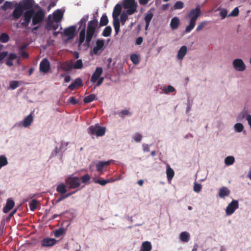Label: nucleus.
Returning a JSON list of instances; mask_svg holds the SVG:
<instances>
[{
  "instance_id": "obj_63",
  "label": "nucleus",
  "mask_w": 251,
  "mask_h": 251,
  "mask_svg": "<svg viewBox=\"0 0 251 251\" xmlns=\"http://www.w3.org/2000/svg\"><path fill=\"white\" fill-rule=\"evenodd\" d=\"M143 39L142 37H139L137 38L136 40V45H140L143 42Z\"/></svg>"
},
{
  "instance_id": "obj_20",
  "label": "nucleus",
  "mask_w": 251,
  "mask_h": 251,
  "mask_svg": "<svg viewBox=\"0 0 251 251\" xmlns=\"http://www.w3.org/2000/svg\"><path fill=\"white\" fill-rule=\"evenodd\" d=\"M58 23L54 21H48L46 25V29L49 31L51 29L56 30L58 27Z\"/></svg>"
},
{
  "instance_id": "obj_24",
  "label": "nucleus",
  "mask_w": 251,
  "mask_h": 251,
  "mask_svg": "<svg viewBox=\"0 0 251 251\" xmlns=\"http://www.w3.org/2000/svg\"><path fill=\"white\" fill-rule=\"evenodd\" d=\"M63 12L61 10H57L53 14V19L54 22H60L63 17Z\"/></svg>"
},
{
  "instance_id": "obj_17",
  "label": "nucleus",
  "mask_w": 251,
  "mask_h": 251,
  "mask_svg": "<svg viewBox=\"0 0 251 251\" xmlns=\"http://www.w3.org/2000/svg\"><path fill=\"white\" fill-rule=\"evenodd\" d=\"M75 26H71L64 30V33L65 36H69L70 38H73L74 36L75 32Z\"/></svg>"
},
{
  "instance_id": "obj_57",
  "label": "nucleus",
  "mask_w": 251,
  "mask_h": 251,
  "mask_svg": "<svg viewBox=\"0 0 251 251\" xmlns=\"http://www.w3.org/2000/svg\"><path fill=\"white\" fill-rule=\"evenodd\" d=\"M19 53H20V56L21 57H23L24 58H27L29 57L28 53L25 51L21 50V51H19Z\"/></svg>"
},
{
  "instance_id": "obj_35",
  "label": "nucleus",
  "mask_w": 251,
  "mask_h": 251,
  "mask_svg": "<svg viewBox=\"0 0 251 251\" xmlns=\"http://www.w3.org/2000/svg\"><path fill=\"white\" fill-rule=\"evenodd\" d=\"M180 239L183 242H187L189 240V233L186 231L181 232L180 235Z\"/></svg>"
},
{
  "instance_id": "obj_30",
  "label": "nucleus",
  "mask_w": 251,
  "mask_h": 251,
  "mask_svg": "<svg viewBox=\"0 0 251 251\" xmlns=\"http://www.w3.org/2000/svg\"><path fill=\"white\" fill-rule=\"evenodd\" d=\"M249 115V114H248L247 110L244 109L238 115V116L237 117V121H242L246 117V119L247 120V116Z\"/></svg>"
},
{
  "instance_id": "obj_13",
  "label": "nucleus",
  "mask_w": 251,
  "mask_h": 251,
  "mask_svg": "<svg viewBox=\"0 0 251 251\" xmlns=\"http://www.w3.org/2000/svg\"><path fill=\"white\" fill-rule=\"evenodd\" d=\"M102 73V68L101 67H97L91 77V81L93 83L96 82L100 77Z\"/></svg>"
},
{
  "instance_id": "obj_19",
  "label": "nucleus",
  "mask_w": 251,
  "mask_h": 251,
  "mask_svg": "<svg viewBox=\"0 0 251 251\" xmlns=\"http://www.w3.org/2000/svg\"><path fill=\"white\" fill-rule=\"evenodd\" d=\"M82 85L81 79L80 78H77L68 86V89L71 90H74L77 87L81 86Z\"/></svg>"
},
{
  "instance_id": "obj_22",
  "label": "nucleus",
  "mask_w": 251,
  "mask_h": 251,
  "mask_svg": "<svg viewBox=\"0 0 251 251\" xmlns=\"http://www.w3.org/2000/svg\"><path fill=\"white\" fill-rule=\"evenodd\" d=\"M104 42L103 40H98L96 42V46L93 49V52L94 54H97L98 51L101 50L103 47Z\"/></svg>"
},
{
  "instance_id": "obj_6",
  "label": "nucleus",
  "mask_w": 251,
  "mask_h": 251,
  "mask_svg": "<svg viewBox=\"0 0 251 251\" xmlns=\"http://www.w3.org/2000/svg\"><path fill=\"white\" fill-rule=\"evenodd\" d=\"M87 130L88 133L92 135H96L97 136H102L104 135L106 128L105 127L100 126L99 124H96L89 126Z\"/></svg>"
},
{
  "instance_id": "obj_50",
  "label": "nucleus",
  "mask_w": 251,
  "mask_h": 251,
  "mask_svg": "<svg viewBox=\"0 0 251 251\" xmlns=\"http://www.w3.org/2000/svg\"><path fill=\"white\" fill-rule=\"evenodd\" d=\"M90 180V176L88 174H85L81 177L82 182L86 183Z\"/></svg>"
},
{
  "instance_id": "obj_42",
  "label": "nucleus",
  "mask_w": 251,
  "mask_h": 251,
  "mask_svg": "<svg viewBox=\"0 0 251 251\" xmlns=\"http://www.w3.org/2000/svg\"><path fill=\"white\" fill-rule=\"evenodd\" d=\"M94 181L96 183H98L101 186H104L105 184L111 182V181L109 179L100 180V179H97L96 178H94Z\"/></svg>"
},
{
  "instance_id": "obj_40",
  "label": "nucleus",
  "mask_w": 251,
  "mask_h": 251,
  "mask_svg": "<svg viewBox=\"0 0 251 251\" xmlns=\"http://www.w3.org/2000/svg\"><path fill=\"white\" fill-rule=\"evenodd\" d=\"M234 157L232 156H228L226 157L225 159V163L227 166L233 164L234 163Z\"/></svg>"
},
{
  "instance_id": "obj_41",
  "label": "nucleus",
  "mask_w": 251,
  "mask_h": 251,
  "mask_svg": "<svg viewBox=\"0 0 251 251\" xmlns=\"http://www.w3.org/2000/svg\"><path fill=\"white\" fill-rule=\"evenodd\" d=\"M128 14H127V13L126 12H123L120 16V22L122 24V25H124L126 22V21L128 19Z\"/></svg>"
},
{
  "instance_id": "obj_8",
  "label": "nucleus",
  "mask_w": 251,
  "mask_h": 251,
  "mask_svg": "<svg viewBox=\"0 0 251 251\" xmlns=\"http://www.w3.org/2000/svg\"><path fill=\"white\" fill-rule=\"evenodd\" d=\"M239 203L237 200H233L228 204L226 209V213L227 215L232 214L238 208Z\"/></svg>"
},
{
  "instance_id": "obj_62",
  "label": "nucleus",
  "mask_w": 251,
  "mask_h": 251,
  "mask_svg": "<svg viewBox=\"0 0 251 251\" xmlns=\"http://www.w3.org/2000/svg\"><path fill=\"white\" fill-rule=\"evenodd\" d=\"M103 80H104V77H100L97 80V83L96 84V86H100L103 82Z\"/></svg>"
},
{
  "instance_id": "obj_4",
  "label": "nucleus",
  "mask_w": 251,
  "mask_h": 251,
  "mask_svg": "<svg viewBox=\"0 0 251 251\" xmlns=\"http://www.w3.org/2000/svg\"><path fill=\"white\" fill-rule=\"evenodd\" d=\"M33 11L32 13L33 17H32V25H36L40 24L44 21L45 14L42 9H39L35 11L34 9H31Z\"/></svg>"
},
{
  "instance_id": "obj_49",
  "label": "nucleus",
  "mask_w": 251,
  "mask_h": 251,
  "mask_svg": "<svg viewBox=\"0 0 251 251\" xmlns=\"http://www.w3.org/2000/svg\"><path fill=\"white\" fill-rule=\"evenodd\" d=\"M234 128L236 131L238 132H240L243 131L244 129V126L241 123H237L234 125Z\"/></svg>"
},
{
  "instance_id": "obj_29",
  "label": "nucleus",
  "mask_w": 251,
  "mask_h": 251,
  "mask_svg": "<svg viewBox=\"0 0 251 251\" xmlns=\"http://www.w3.org/2000/svg\"><path fill=\"white\" fill-rule=\"evenodd\" d=\"M230 194V191L226 187L221 188L219 192V195L221 198H224L226 196H228Z\"/></svg>"
},
{
  "instance_id": "obj_32",
  "label": "nucleus",
  "mask_w": 251,
  "mask_h": 251,
  "mask_svg": "<svg viewBox=\"0 0 251 251\" xmlns=\"http://www.w3.org/2000/svg\"><path fill=\"white\" fill-rule=\"evenodd\" d=\"M167 176L168 180L172 179L174 176L175 173L172 168L169 165H168L166 171Z\"/></svg>"
},
{
  "instance_id": "obj_5",
  "label": "nucleus",
  "mask_w": 251,
  "mask_h": 251,
  "mask_svg": "<svg viewBox=\"0 0 251 251\" xmlns=\"http://www.w3.org/2000/svg\"><path fill=\"white\" fill-rule=\"evenodd\" d=\"M65 184L69 189H76L80 186L81 181L78 177L70 176L65 179Z\"/></svg>"
},
{
  "instance_id": "obj_47",
  "label": "nucleus",
  "mask_w": 251,
  "mask_h": 251,
  "mask_svg": "<svg viewBox=\"0 0 251 251\" xmlns=\"http://www.w3.org/2000/svg\"><path fill=\"white\" fill-rule=\"evenodd\" d=\"M207 23V22L206 21H203L200 23L197 27L196 31L198 32V31H200L201 30H202L203 29V28L204 27V26L205 25H206Z\"/></svg>"
},
{
  "instance_id": "obj_36",
  "label": "nucleus",
  "mask_w": 251,
  "mask_h": 251,
  "mask_svg": "<svg viewBox=\"0 0 251 251\" xmlns=\"http://www.w3.org/2000/svg\"><path fill=\"white\" fill-rule=\"evenodd\" d=\"M113 26L116 34H118L120 31V22L119 19L113 20Z\"/></svg>"
},
{
  "instance_id": "obj_56",
  "label": "nucleus",
  "mask_w": 251,
  "mask_h": 251,
  "mask_svg": "<svg viewBox=\"0 0 251 251\" xmlns=\"http://www.w3.org/2000/svg\"><path fill=\"white\" fill-rule=\"evenodd\" d=\"M227 11L226 9H222L220 13V15L221 16V19H225L226 17V16H227Z\"/></svg>"
},
{
  "instance_id": "obj_27",
  "label": "nucleus",
  "mask_w": 251,
  "mask_h": 251,
  "mask_svg": "<svg viewBox=\"0 0 251 251\" xmlns=\"http://www.w3.org/2000/svg\"><path fill=\"white\" fill-rule=\"evenodd\" d=\"M110 161L99 162L96 164L97 170L99 172H101L105 167H106L110 164Z\"/></svg>"
},
{
  "instance_id": "obj_1",
  "label": "nucleus",
  "mask_w": 251,
  "mask_h": 251,
  "mask_svg": "<svg viewBox=\"0 0 251 251\" xmlns=\"http://www.w3.org/2000/svg\"><path fill=\"white\" fill-rule=\"evenodd\" d=\"M88 18L89 16L85 15L81 19L80 21L81 25H83L84 27L81 30L79 33L78 41V46H80L84 43L86 38V42L84 43V45L85 47H89L90 46V43L95 32L98 22L97 20L94 19L92 21H90L88 23L86 35L85 25L86 22L88 21Z\"/></svg>"
},
{
  "instance_id": "obj_16",
  "label": "nucleus",
  "mask_w": 251,
  "mask_h": 251,
  "mask_svg": "<svg viewBox=\"0 0 251 251\" xmlns=\"http://www.w3.org/2000/svg\"><path fill=\"white\" fill-rule=\"evenodd\" d=\"M153 16V14L151 12V11H148L145 14L144 20L146 23L145 25V30H147L148 29L150 22L152 19Z\"/></svg>"
},
{
  "instance_id": "obj_25",
  "label": "nucleus",
  "mask_w": 251,
  "mask_h": 251,
  "mask_svg": "<svg viewBox=\"0 0 251 251\" xmlns=\"http://www.w3.org/2000/svg\"><path fill=\"white\" fill-rule=\"evenodd\" d=\"M180 24V20L178 17H174L170 23V27L173 30L176 29Z\"/></svg>"
},
{
  "instance_id": "obj_64",
  "label": "nucleus",
  "mask_w": 251,
  "mask_h": 251,
  "mask_svg": "<svg viewBox=\"0 0 251 251\" xmlns=\"http://www.w3.org/2000/svg\"><path fill=\"white\" fill-rule=\"evenodd\" d=\"M17 55L15 53H10L8 56V58L12 61L17 58Z\"/></svg>"
},
{
  "instance_id": "obj_44",
  "label": "nucleus",
  "mask_w": 251,
  "mask_h": 251,
  "mask_svg": "<svg viewBox=\"0 0 251 251\" xmlns=\"http://www.w3.org/2000/svg\"><path fill=\"white\" fill-rule=\"evenodd\" d=\"M8 163L7 158L3 155L0 156V169L6 165Z\"/></svg>"
},
{
  "instance_id": "obj_34",
  "label": "nucleus",
  "mask_w": 251,
  "mask_h": 251,
  "mask_svg": "<svg viewBox=\"0 0 251 251\" xmlns=\"http://www.w3.org/2000/svg\"><path fill=\"white\" fill-rule=\"evenodd\" d=\"M13 3L12 2L6 1L1 6L2 10L6 11L8 9H12L13 7Z\"/></svg>"
},
{
  "instance_id": "obj_38",
  "label": "nucleus",
  "mask_w": 251,
  "mask_h": 251,
  "mask_svg": "<svg viewBox=\"0 0 251 251\" xmlns=\"http://www.w3.org/2000/svg\"><path fill=\"white\" fill-rule=\"evenodd\" d=\"M74 69H81L83 68V62L81 59L77 60L74 64H72Z\"/></svg>"
},
{
  "instance_id": "obj_11",
  "label": "nucleus",
  "mask_w": 251,
  "mask_h": 251,
  "mask_svg": "<svg viewBox=\"0 0 251 251\" xmlns=\"http://www.w3.org/2000/svg\"><path fill=\"white\" fill-rule=\"evenodd\" d=\"M50 69V63L48 59H43L40 64V70L41 72L47 73Z\"/></svg>"
},
{
  "instance_id": "obj_54",
  "label": "nucleus",
  "mask_w": 251,
  "mask_h": 251,
  "mask_svg": "<svg viewBox=\"0 0 251 251\" xmlns=\"http://www.w3.org/2000/svg\"><path fill=\"white\" fill-rule=\"evenodd\" d=\"M175 90L174 87L171 85H168L167 88L164 90V92L165 93H169L171 92H173Z\"/></svg>"
},
{
  "instance_id": "obj_10",
  "label": "nucleus",
  "mask_w": 251,
  "mask_h": 251,
  "mask_svg": "<svg viewBox=\"0 0 251 251\" xmlns=\"http://www.w3.org/2000/svg\"><path fill=\"white\" fill-rule=\"evenodd\" d=\"M233 66L235 70L239 72L244 71L246 69V65L241 59H236L233 62Z\"/></svg>"
},
{
  "instance_id": "obj_46",
  "label": "nucleus",
  "mask_w": 251,
  "mask_h": 251,
  "mask_svg": "<svg viewBox=\"0 0 251 251\" xmlns=\"http://www.w3.org/2000/svg\"><path fill=\"white\" fill-rule=\"evenodd\" d=\"M37 200L34 199L31 201L29 203V207L31 211H34L37 208Z\"/></svg>"
},
{
  "instance_id": "obj_9",
  "label": "nucleus",
  "mask_w": 251,
  "mask_h": 251,
  "mask_svg": "<svg viewBox=\"0 0 251 251\" xmlns=\"http://www.w3.org/2000/svg\"><path fill=\"white\" fill-rule=\"evenodd\" d=\"M16 5H17L15 8L14 9L12 14L13 19L14 20H17L19 19L21 17V16L24 14V10L22 8L21 3H16Z\"/></svg>"
},
{
  "instance_id": "obj_2",
  "label": "nucleus",
  "mask_w": 251,
  "mask_h": 251,
  "mask_svg": "<svg viewBox=\"0 0 251 251\" xmlns=\"http://www.w3.org/2000/svg\"><path fill=\"white\" fill-rule=\"evenodd\" d=\"M201 15V10L200 5L191 9L186 15V18L190 19L189 24L185 28V32L189 33L195 26L197 20Z\"/></svg>"
},
{
  "instance_id": "obj_31",
  "label": "nucleus",
  "mask_w": 251,
  "mask_h": 251,
  "mask_svg": "<svg viewBox=\"0 0 251 251\" xmlns=\"http://www.w3.org/2000/svg\"><path fill=\"white\" fill-rule=\"evenodd\" d=\"M151 249V243L146 241L142 243L140 251H150Z\"/></svg>"
},
{
  "instance_id": "obj_15",
  "label": "nucleus",
  "mask_w": 251,
  "mask_h": 251,
  "mask_svg": "<svg viewBox=\"0 0 251 251\" xmlns=\"http://www.w3.org/2000/svg\"><path fill=\"white\" fill-rule=\"evenodd\" d=\"M56 241L54 238H47L44 239L41 243L43 247H51L55 244Z\"/></svg>"
},
{
  "instance_id": "obj_28",
  "label": "nucleus",
  "mask_w": 251,
  "mask_h": 251,
  "mask_svg": "<svg viewBox=\"0 0 251 251\" xmlns=\"http://www.w3.org/2000/svg\"><path fill=\"white\" fill-rule=\"evenodd\" d=\"M67 186L64 183H61L57 185L56 191L61 195L66 193L67 191Z\"/></svg>"
},
{
  "instance_id": "obj_43",
  "label": "nucleus",
  "mask_w": 251,
  "mask_h": 251,
  "mask_svg": "<svg viewBox=\"0 0 251 251\" xmlns=\"http://www.w3.org/2000/svg\"><path fill=\"white\" fill-rule=\"evenodd\" d=\"M112 31V28L110 26H106L103 30L102 35L104 37L110 36Z\"/></svg>"
},
{
  "instance_id": "obj_51",
  "label": "nucleus",
  "mask_w": 251,
  "mask_h": 251,
  "mask_svg": "<svg viewBox=\"0 0 251 251\" xmlns=\"http://www.w3.org/2000/svg\"><path fill=\"white\" fill-rule=\"evenodd\" d=\"M10 88L12 89H15L19 86V82L18 81H11L10 82Z\"/></svg>"
},
{
  "instance_id": "obj_55",
  "label": "nucleus",
  "mask_w": 251,
  "mask_h": 251,
  "mask_svg": "<svg viewBox=\"0 0 251 251\" xmlns=\"http://www.w3.org/2000/svg\"><path fill=\"white\" fill-rule=\"evenodd\" d=\"M63 231H64V230L62 228H60L59 229L56 230L54 232V236L56 237H60L61 235L63 234Z\"/></svg>"
},
{
  "instance_id": "obj_37",
  "label": "nucleus",
  "mask_w": 251,
  "mask_h": 251,
  "mask_svg": "<svg viewBox=\"0 0 251 251\" xmlns=\"http://www.w3.org/2000/svg\"><path fill=\"white\" fill-rule=\"evenodd\" d=\"M108 23V18H107V16L106 15V14H105L102 15V16H101L100 20V26H105L107 25Z\"/></svg>"
},
{
  "instance_id": "obj_61",
  "label": "nucleus",
  "mask_w": 251,
  "mask_h": 251,
  "mask_svg": "<svg viewBox=\"0 0 251 251\" xmlns=\"http://www.w3.org/2000/svg\"><path fill=\"white\" fill-rule=\"evenodd\" d=\"M69 101L73 104H76L78 102V101L73 97L70 98Z\"/></svg>"
},
{
  "instance_id": "obj_48",
  "label": "nucleus",
  "mask_w": 251,
  "mask_h": 251,
  "mask_svg": "<svg viewBox=\"0 0 251 251\" xmlns=\"http://www.w3.org/2000/svg\"><path fill=\"white\" fill-rule=\"evenodd\" d=\"M184 7V3L181 1H176L174 6V8L175 9H182Z\"/></svg>"
},
{
  "instance_id": "obj_23",
  "label": "nucleus",
  "mask_w": 251,
  "mask_h": 251,
  "mask_svg": "<svg viewBox=\"0 0 251 251\" xmlns=\"http://www.w3.org/2000/svg\"><path fill=\"white\" fill-rule=\"evenodd\" d=\"M187 53V47L185 46H182L178 51L177 57L178 59L182 60Z\"/></svg>"
},
{
  "instance_id": "obj_52",
  "label": "nucleus",
  "mask_w": 251,
  "mask_h": 251,
  "mask_svg": "<svg viewBox=\"0 0 251 251\" xmlns=\"http://www.w3.org/2000/svg\"><path fill=\"white\" fill-rule=\"evenodd\" d=\"M239 12V11L238 8L235 7L232 11V12L229 14L228 16H232V17L237 16L238 15Z\"/></svg>"
},
{
  "instance_id": "obj_33",
  "label": "nucleus",
  "mask_w": 251,
  "mask_h": 251,
  "mask_svg": "<svg viewBox=\"0 0 251 251\" xmlns=\"http://www.w3.org/2000/svg\"><path fill=\"white\" fill-rule=\"evenodd\" d=\"M96 95L95 94H91L88 96L85 97L83 99V102L85 103H88L93 101L94 100H97Z\"/></svg>"
},
{
  "instance_id": "obj_12",
  "label": "nucleus",
  "mask_w": 251,
  "mask_h": 251,
  "mask_svg": "<svg viewBox=\"0 0 251 251\" xmlns=\"http://www.w3.org/2000/svg\"><path fill=\"white\" fill-rule=\"evenodd\" d=\"M21 3L22 8L24 10H29L33 9V7L34 4V0H23Z\"/></svg>"
},
{
  "instance_id": "obj_39",
  "label": "nucleus",
  "mask_w": 251,
  "mask_h": 251,
  "mask_svg": "<svg viewBox=\"0 0 251 251\" xmlns=\"http://www.w3.org/2000/svg\"><path fill=\"white\" fill-rule=\"evenodd\" d=\"M9 40V36L6 33H2L0 35V41L3 43H6Z\"/></svg>"
},
{
  "instance_id": "obj_59",
  "label": "nucleus",
  "mask_w": 251,
  "mask_h": 251,
  "mask_svg": "<svg viewBox=\"0 0 251 251\" xmlns=\"http://www.w3.org/2000/svg\"><path fill=\"white\" fill-rule=\"evenodd\" d=\"M142 137L141 134L136 133L134 136V139L136 142H139L141 141Z\"/></svg>"
},
{
  "instance_id": "obj_26",
  "label": "nucleus",
  "mask_w": 251,
  "mask_h": 251,
  "mask_svg": "<svg viewBox=\"0 0 251 251\" xmlns=\"http://www.w3.org/2000/svg\"><path fill=\"white\" fill-rule=\"evenodd\" d=\"M33 120V116L31 114L27 116L23 121V126L26 127L30 126Z\"/></svg>"
},
{
  "instance_id": "obj_45",
  "label": "nucleus",
  "mask_w": 251,
  "mask_h": 251,
  "mask_svg": "<svg viewBox=\"0 0 251 251\" xmlns=\"http://www.w3.org/2000/svg\"><path fill=\"white\" fill-rule=\"evenodd\" d=\"M130 59L134 64L136 65L139 62V57L137 54H132L130 56Z\"/></svg>"
},
{
  "instance_id": "obj_21",
  "label": "nucleus",
  "mask_w": 251,
  "mask_h": 251,
  "mask_svg": "<svg viewBox=\"0 0 251 251\" xmlns=\"http://www.w3.org/2000/svg\"><path fill=\"white\" fill-rule=\"evenodd\" d=\"M60 68L64 71H70L73 68L72 61H65L60 64Z\"/></svg>"
},
{
  "instance_id": "obj_60",
  "label": "nucleus",
  "mask_w": 251,
  "mask_h": 251,
  "mask_svg": "<svg viewBox=\"0 0 251 251\" xmlns=\"http://www.w3.org/2000/svg\"><path fill=\"white\" fill-rule=\"evenodd\" d=\"M8 55L7 51H3L0 53V62H1L3 59H4Z\"/></svg>"
},
{
  "instance_id": "obj_7",
  "label": "nucleus",
  "mask_w": 251,
  "mask_h": 251,
  "mask_svg": "<svg viewBox=\"0 0 251 251\" xmlns=\"http://www.w3.org/2000/svg\"><path fill=\"white\" fill-rule=\"evenodd\" d=\"M33 11L30 9L29 10H26L24 13L23 17L21 20V25L22 27L27 28L31 18L33 17Z\"/></svg>"
},
{
  "instance_id": "obj_3",
  "label": "nucleus",
  "mask_w": 251,
  "mask_h": 251,
  "mask_svg": "<svg viewBox=\"0 0 251 251\" xmlns=\"http://www.w3.org/2000/svg\"><path fill=\"white\" fill-rule=\"evenodd\" d=\"M122 5L125 9H126V12L129 15L137 12L138 5L135 0H124Z\"/></svg>"
},
{
  "instance_id": "obj_58",
  "label": "nucleus",
  "mask_w": 251,
  "mask_h": 251,
  "mask_svg": "<svg viewBox=\"0 0 251 251\" xmlns=\"http://www.w3.org/2000/svg\"><path fill=\"white\" fill-rule=\"evenodd\" d=\"M130 114V112L127 110H123L120 113V115L121 117H124L126 115Z\"/></svg>"
},
{
  "instance_id": "obj_14",
  "label": "nucleus",
  "mask_w": 251,
  "mask_h": 251,
  "mask_svg": "<svg viewBox=\"0 0 251 251\" xmlns=\"http://www.w3.org/2000/svg\"><path fill=\"white\" fill-rule=\"evenodd\" d=\"M122 9V6L121 4H117L113 9L112 16L113 20L119 19L118 17L120 15Z\"/></svg>"
},
{
  "instance_id": "obj_18",
  "label": "nucleus",
  "mask_w": 251,
  "mask_h": 251,
  "mask_svg": "<svg viewBox=\"0 0 251 251\" xmlns=\"http://www.w3.org/2000/svg\"><path fill=\"white\" fill-rule=\"evenodd\" d=\"M14 201L11 199H8L7 201L6 205L3 208V212L4 213H8L14 207Z\"/></svg>"
},
{
  "instance_id": "obj_53",
  "label": "nucleus",
  "mask_w": 251,
  "mask_h": 251,
  "mask_svg": "<svg viewBox=\"0 0 251 251\" xmlns=\"http://www.w3.org/2000/svg\"><path fill=\"white\" fill-rule=\"evenodd\" d=\"M201 189V185L198 183H195L194 186V190L197 193H199Z\"/></svg>"
}]
</instances>
